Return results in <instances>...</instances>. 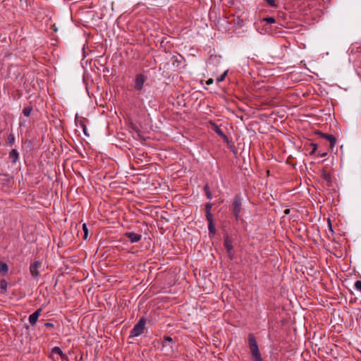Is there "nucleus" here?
<instances>
[{
  "instance_id": "nucleus-16",
  "label": "nucleus",
  "mask_w": 361,
  "mask_h": 361,
  "mask_svg": "<svg viewBox=\"0 0 361 361\" xmlns=\"http://www.w3.org/2000/svg\"><path fill=\"white\" fill-rule=\"evenodd\" d=\"M8 271V266L7 264L4 262H0V274L2 276H5L7 274Z\"/></svg>"
},
{
  "instance_id": "nucleus-29",
  "label": "nucleus",
  "mask_w": 361,
  "mask_h": 361,
  "mask_svg": "<svg viewBox=\"0 0 361 361\" xmlns=\"http://www.w3.org/2000/svg\"><path fill=\"white\" fill-rule=\"evenodd\" d=\"M44 326L47 328H53L54 324L52 323L47 322L44 324Z\"/></svg>"
},
{
  "instance_id": "nucleus-11",
  "label": "nucleus",
  "mask_w": 361,
  "mask_h": 361,
  "mask_svg": "<svg viewBox=\"0 0 361 361\" xmlns=\"http://www.w3.org/2000/svg\"><path fill=\"white\" fill-rule=\"evenodd\" d=\"M321 177L327 182L328 185L330 186L331 185V176L329 171L326 170L325 168H324L321 171Z\"/></svg>"
},
{
  "instance_id": "nucleus-33",
  "label": "nucleus",
  "mask_w": 361,
  "mask_h": 361,
  "mask_svg": "<svg viewBox=\"0 0 361 361\" xmlns=\"http://www.w3.org/2000/svg\"><path fill=\"white\" fill-rule=\"evenodd\" d=\"M290 209H286L284 210V214H290Z\"/></svg>"
},
{
  "instance_id": "nucleus-14",
  "label": "nucleus",
  "mask_w": 361,
  "mask_h": 361,
  "mask_svg": "<svg viewBox=\"0 0 361 361\" xmlns=\"http://www.w3.org/2000/svg\"><path fill=\"white\" fill-rule=\"evenodd\" d=\"M9 158L11 159L13 164H16L18 161L19 153L16 149H13L10 152Z\"/></svg>"
},
{
  "instance_id": "nucleus-17",
  "label": "nucleus",
  "mask_w": 361,
  "mask_h": 361,
  "mask_svg": "<svg viewBox=\"0 0 361 361\" xmlns=\"http://www.w3.org/2000/svg\"><path fill=\"white\" fill-rule=\"evenodd\" d=\"M8 283L5 279L0 281V289L1 293H5L7 291Z\"/></svg>"
},
{
  "instance_id": "nucleus-36",
  "label": "nucleus",
  "mask_w": 361,
  "mask_h": 361,
  "mask_svg": "<svg viewBox=\"0 0 361 361\" xmlns=\"http://www.w3.org/2000/svg\"><path fill=\"white\" fill-rule=\"evenodd\" d=\"M360 313H357V316L361 318V310H359Z\"/></svg>"
},
{
  "instance_id": "nucleus-30",
  "label": "nucleus",
  "mask_w": 361,
  "mask_h": 361,
  "mask_svg": "<svg viewBox=\"0 0 361 361\" xmlns=\"http://www.w3.org/2000/svg\"><path fill=\"white\" fill-rule=\"evenodd\" d=\"M328 226H329V230L334 233V231L332 229V226H331V220L329 219H328Z\"/></svg>"
},
{
  "instance_id": "nucleus-22",
  "label": "nucleus",
  "mask_w": 361,
  "mask_h": 361,
  "mask_svg": "<svg viewBox=\"0 0 361 361\" xmlns=\"http://www.w3.org/2000/svg\"><path fill=\"white\" fill-rule=\"evenodd\" d=\"M206 219L208 221V224L214 223L213 216L211 212H206Z\"/></svg>"
},
{
  "instance_id": "nucleus-13",
  "label": "nucleus",
  "mask_w": 361,
  "mask_h": 361,
  "mask_svg": "<svg viewBox=\"0 0 361 361\" xmlns=\"http://www.w3.org/2000/svg\"><path fill=\"white\" fill-rule=\"evenodd\" d=\"M173 339L171 336H165L162 341L163 348L169 347L173 348Z\"/></svg>"
},
{
  "instance_id": "nucleus-2",
  "label": "nucleus",
  "mask_w": 361,
  "mask_h": 361,
  "mask_svg": "<svg viewBox=\"0 0 361 361\" xmlns=\"http://www.w3.org/2000/svg\"><path fill=\"white\" fill-rule=\"evenodd\" d=\"M242 210V199L240 195H235L234 196L233 202H232V212L236 219L238 221L240 218V214Z\"/></svg>"
},
{
  "instance_id": "nucleus-26",
  "label": "nucleus",
  "mask_w": 361,
  "mask_h": 361,
  "mask_svg": "<svg viewBox=\"0 0 361 361\" xmlns=\"http://www.w3.org/2000/svg\"><path fill=\"white\" fill-rule=\"evenodd\" d=\"M270 6L273 8L277 7L275 0H264Z\"/></svg>"
},
{
  "instance_id": "nucleus-35",
  "label": "nucleus",
  "mask_w": 361,
  "mask_h": 361,
  "mask_svg": "<svg viewBox=\"0 0 361 361\" xmlns=\"http://www.w3.org/2000/svg\"><path fill=\"white\" fill-rule=\"evenodd\" d=\"M327 153L326 152H323V153H321L319 154V156L321 157H324L325 156H326Z\"/></svg>"
},
{
  "instance_id": "nucleus-1",
  "label": "nucleus",
  "mask_w": 361,
  "mask_h": 361,
  "mask_svg": "<svg viewBox=\"0 0 361 361\" xmlns=\"http://www.w3.org/2000/svg\"><path fill=\"white\" fill-rule=\"evenodd\" d=\"M247 342L252 361H264L258 343L253 334H248Z\"/></svg>"
},
{
  "instance_id": "nucleus-3",
  "label": "nucleus",
  "mask_w": 361,
  "mask_h": 361,
  "mask_svg": "<svg viewBox=\"0 0 361 361\" xmlns=\"http://www.w3.org/2000/svg\"><path fill=\"white\" fill-rule=\"evenodd\" d=\"M146 319L142 317L130 331V337H137L144 333Z\"/></svg>"
},
{
  "instance_id": "nucleus-5",
  "label": "nucleus",
  "mask_w": 361,
  "mask_h": 361,
  "mask_svg": "<svg viewBox=\"0 0 361 361\" xmlns=\"http://www.w3.org/2000/svg\"><path fill=\"white\" fill-rule=\"evenodd\" d=\"M232 243V240L228 235H226L224 238V245L225 248L226 249L228 257L231 259H233L234 258L233 246Z\"/></svg>"
},
{
  "instance_id": "nucleus-6",
  "label": "nucleus",
  "mask_w": 361,
  "mask_h": 361,
  "mask_svg": "<svg viewBox=\"0 0 361 361\" xmlns=\"http://www.w3.org/2000/svg\"><path fill=\"white\" fill-rule=\"evenodd\" d=\"M316 134L320 135L322 137L328 140L330 143L329 147L333 149L336 143V138L333 135L327 133H324L321 131H316Z\"/></svg>"
},
{
  "instance_id": "nucleus-4",
  "label": "nucleus",
  "mask_w": 361,
  "mask_h": 361,
  "mask_svg": "<svg viewBox=\"0 0 361 361\" xmlns=\"http://www.w3.org/2000/svg\"><path fill=\"white\" fill-rule=\"evenodd\" d=\"M42 267V262L35 261L30 266V272L35 279H38L40 276L39 269Z\"/></svg>"
},
{
  "instance_id": "nucleus-19",
  "label": "nucleus",
  "mask_w": 361,
  "mask_h": 361,
  "mask_svg": "<svg viewBox=\"0 0 361 361\" xmlns=\"http://www.w3.org/2000/svg\"><path fill=\"white\" fill-rule=\"evenodd\" d=\"M32 111V107L31 106H25L23 109V114H24L25 116L28 117V116H30Z\"/></svg>"
},
{
  "instance_id": "nucleus-34",
  "label": "nucleus",
  "mask_w": 361,
  "mask_h": 361,
  "mask_svg": "<svg viewBox=\"0 0 361 361\" xmlns=\"http://www.w3.org/2000/svg\"><path fill=\"white\" fill-rule=\"evenodd\" d=\"M174 58H175V59L173 60V64L175 63V62H177V63L180 62L177 57L174 56Z\"/></svg>"
},
{
  "instance_id": "nucleus-28",
  "label": "nucleus",
  "mask_w": 361,
  "mask_h": 361,
  "mask_svg": "<svg viewBox=\"0 0 361 361\" xmlns=\"http://www.w3.org/2000/svg\"><path fill=\"white\" fill-rule=\"evenodd\" d=\"M355 288L361 292V281H357L355 283Z\"/></svg>"
},
{
  "instance_id": "nucleus-15",
  "label": "nucleus",
  "mask_w": 361,
  "mask_h": 361,
  "mask_svg": "<svg viewBox=\"0 0 361 361\" xmlns=\"http://www.w3.org/2000/svg\"><path fill=\"white\" fill-rule=\"evenodd\" d=\"M75 123H76V126L81 128L84 134L85 135H88V133H87V126L85 123V122L80 119V120H78V119H75Z\"/></svg>"
},
{
  "instance_id": "nucleus-24",
  "label": "nucleus",
  "mask_w": 361,
  "mask_h": 361,
  "mask_svg": "<svg viewBox=\"0 0 361 361\" xmlns=\"http://www.w3.org/2000/svg\"><path fill=\"white\" fill-rule=\"evenodd\" d=\"M264 21L267 22V23L271 24L274 23L276 22V20L273 17H267L263 19Z\"/></svg>"
},
{
  "instance_id": "nucleus-18",
  "label": "nucleus",
  "mask_w": 361,
  "mask_h": 361,
  "mask_svg": "<svg viewBox=\"0 0 361 361\" xmlns=\"http://www.w3.org/2000/svg\"><path fill=\"white\" fill-rule=\"evenodd\" d=\"M204 191L205 192V195L207 196V197L209 199V200H211L212 198V192L210 191V188H209V186L208 184L205 185L204 187Z\"/></svg>"
},
{
  "instance_id": "nucleus-32",
  "label": "nucleus",
  "mask_w": 361,
  "mask_h": 361,
  "mask_svg": "<svg viewBox=\"0 0 361 361\" xmlns=\"http://www.w3.org/2000/svg\"><path fill=\"white\" fill-rule=\"evenodd\" d=\"M206 83H207V85H211V84H212V83H213V79L210 78V79L207 80V82H206Z\"/></svg>"
},
{
  "instance_id": "nucleus-31",
  "label": "nucleus",
  "mask_w": 361,
  "mask_h": 361,
  "mask_svg": "<svg viewBox=\"0 0 361 361\" xmlns=\"http://www.w3.org/2000/svg\"><path fill=\"white\" fill-rule=\"evenodd\" d=\"M312 147H313L312 152L313 153V152H314L317 150V144H312Z\"/></svg>"
},
{
  "instance_id": "nucleus-12",
  "label": "nucleus",
  "mask_w": 361,
  "mask_h": 361,
  "mask_svg": "<svg viewBox=\"0 0 361 361\" xmlns=\"http://www.w3.org/2000/svg\"><path fill=\"white\" fill-rule=\"evenodd\" d=\"M51 353L59 355L63 361L68 360V356L63 353V351L59 347L56 346L53 348L51 350Z\"/></svg>"
},
{
  "instance_id": "nucleus-7",
  "label": "nucleus",
  "mask_w": 361,
  "mask_h": 361,
  "mask_svg": "<svg viewBox=\"0 0 361 361\" xmlns=\"http://www.w3.org/2000/svg\"><path fill=\"white\" fill-rule=\"evenodd\" d=\"M147 80V77L143 74L137 75L135 80V88L140 91L142 89L145 82Z\"/></svg>"
},
{
  "instance_id": "nucleus-21",
  "label": "nucleus",
  "mask_w": 361,
  "mask_h": 361,
  "mask_svg": "<svg viewBox=\"0 0 361 361\" xmlns=\"http://www.w3.org/2000/svg\"><path fill=\"white\" fill-rule=\"evenodd\" d=\"M227 73L228 71H224V73H222L220 76L216 78V82H220L224 81L226 78V76L227 75Z\"/></svg>"
},
{
  "instance_id": "nucleus-8",
  "label": "nucleus",
  "mask_w": 361,
  "mask_h": 361,
  "mask_svg": "<svg viewBox=\"0 0 361 361\" xmlns=\"http://www.w3.org/2000/svg\"><path fill=\"white\" fill-rule=\"evenodd\" d=\"M212 128V130L219 135L220 136L224 142H229V140L227 135H225V133L222 131L221 129L219 128V127L213 122H211Z\"/></svg>"
},
{
  "instance_id": "nucleus-27",
  "label": "nucleus",
  "mask_w": 361,
  "mask_h": 361,
  "mask_svg": "<svg viewBox=\"0 0 361 361\" xmlns=\"http://www.w3.org/2000/svg\"><path fill=\"white\" fill-rule=\"evenodd\" d=\"M212 206H213L212 203H211V202L207 203L205 204V212H211Z\"/></svg>"
},
{
  "instance_id": "nucleus-20",
  "label": "nucleus",
  "mask_w": 361,
  "mask_h": 361,
  "mask_svg": "<svg viewBox=\"0 0 361 361\" xmlns=\"http://www.w3.org/2000/svg\"><path fill=\"white\" fill-rule=\"evenodd\" d=\"M209 234L210 235H214L216 233V228L214 223L208 224Z\"/></svg>"
},
{
  "instance_id": "nucleus-9",
  "label": "nucleus",
  "mask_w": 361,
  "mask_h": 361,
  "mask_svg": "<svg viewBox=\"0 0 361 361\" xmlns=\"http://www.w3.org/2000/svg\"><path fill=\"white\" fill-rule=\"evenodd\" d=\"M124 235L129 239L130 243H134L140 241L142 238V235L134 232H126Z\"/></svg>"
},
{
  "instance_id": "nucleus-10",
  "label": "nucleus",
  "mask_w": 361,
  "mask_h": 361,
  "mask_svg": "<svg viewBox=\"0 0 361 361\" xmlns=\"http://www.w3.org/2000/svg\"><path fill=\"white\" fill-rule=\"evenodd\" d=\"M42 309L37 310L35 312L29 316L28 320L31 325L36 324L39 317L40 316Z\"/></svg>"
},
{
  "instance_id": "nucleus-23",
  "label": "nucleus",
  "mask_w": 361,
  "mask_h": 361,
  "mask_svg": "<svg viewBox=\"0 0 361 361\" xmlns=\"http://www.w3.org/2000/svg\"><path fill=\"white\" fill-rule=\"evenodd\" d=\"M82 229L84 231L83 239L86 240L87 238V235H88V229H87V225L85 224H84L82 225Z\"/></svg>"
},
{
  "instance_id": "nucleus-25",
  "label": "nucleus",
  "mask_w": 361,
  "mask_h": 361,
  "mask_svg": "<svg viewBox=\"0 0 361 361\" xmlns=\"http://www.w3.org/2000/svg\"><path fill=\"white\" fill-rule=\"evenodd\" d=\"M8 143L12 145L15 142V137L13 134H10L8 137Z\"/></svg>"
}]
</instances>
